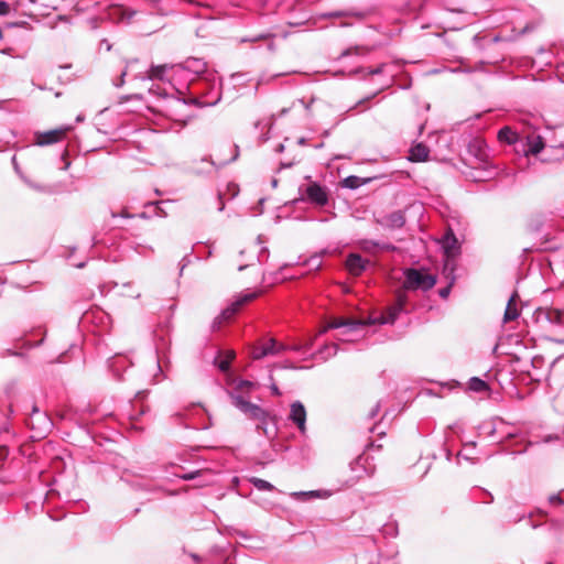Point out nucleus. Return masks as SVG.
<instances>
[{
	"label": "nucleus",
	"instance_id": "41",
	"mask_svg": "<svg viewBox=\"0 0 564 564\" xmlns=\"http://www.w3.org/2000/svg\"><path fill=\"white\" fill-rule=\"evenodd\" d=\"M12 163H13V165H14L15 170H17V169H18V163H17V158H15V155H13V156H12Z\"/></svg>",
	"mask_w": 564,
	"mask_h": 564
},
{
	"label": "nucleus",
	"instance_id": "50",
	"mask_svg": "<svg viewBox=\"0 0 564 564\" xmlns=\"http://www.w3.org/2000/svg\"><path fill=\"white\" fill-rule=\"evenodd\" d=\"M28 1H29V2H31V3H36V2H39V0H28Z\"/></svg>",
	"mask_w": 564,
	"mask_h": 564
},
{
	"label": "nucleus",
	"instance_id": "17",
	"mask_svg": "<svg viewBox=\"0 0 564 564\" xmlns=\"http://www.w3.org/2000/svg\"><path fill=\"white\" fill-rule=\"evenodd\" d=\"M262 348L264 349V351L267 352V356H273V355H278L280 354L281 351L285 350L286 347L282 344H278L274 339H270L268 340V343L263 344L262 345Z\"/></svg>",
	"mask_w": 564,
	"mask_h": 564
},
{
	"label": "nucleus",
	"instance_id": "31",
	"mask_svg": "<svg viewBox=\"0 0 564 564\" xmlns=\"http://www.w3.org/2000/svg\"><path fill=\"white\" fill-rule=\"evenodd\" d=\"M9 4L4 1H0V14L4 15L9 12Z\"/></svg>",
	"mask_w": 564,
	"mask_h": 564
},
{
	"label": "nucleus",
	"instance_id": "26",
	"mask_svg": "<svg viewBox=\"0 0 564 564\" xmlns=\"http://www.w3.org/2000/svg\"><path fill=\"white\" fill-rule=\"evenodd\" d=\"M234 357H235V354L232 351H230L227 359L220 360L218 362L219 370H221L224 372L227 371L229 369L230 360L234 359Z\"/></svg>",
	"mask_w": 564,
	"mask_h": 564
},
{
	"label": "nucleus",
	"instance_id": "42",
	"mask_svg": "<svg viewBox=\"0 0 564 564\" xmlns=\"http://www.w3.org/2000/svg\"><path fill=\"white\" fill-rule=\"evenodd\" d=\"M284 150V145L283 144H279V147L276 148V151L278 152H282Z\"/></svg>",
	"mask_w": 564,
	"mask_h": 564
},
{
	"label": "nucleus",
	"instance_id": "4",
	"mask_svg": "<svg viewBox=\"0 0 564 564\" xmlns=\"http://www.w3.org/2000/svg\"><path fill=\"white\" fill-rule=\"evenodd\" d=\"M377 223L389 229H399L402 228L405 224V216L404 213L401 210H395L391 214L383 215L376 219Z\"/></svg>",
	"mask_w": 564,
	"mask_h": 564
},
{
	"label": "nucleus",
	"instance_id": "51",
	"mask_svg": "<svg viewBox=\"0 0 564 564\" xmlns=\"http://www.w3.org/2000/svg\"><path fill=\"white\" fill-rule=\"evenodd\" d=\"M43 420H44V422H45L46 424H48V423H50V422H48V420H47V417L43 416Z\"/></svg>",
	"mask_w": 564,
	"mask_h": 564
},
{
	"label": "nucleus",
	"instance_id": "45",
	"mask_svg": "<svg viewBox=\"0 0 564 564\" xmlns=\"http://www.w3.org/2000/svg\"><path fill=\"white\" fill-rule=\"evenodd\" d=\"M370 73H371V74H378V73H380V69H379V68H377V69L371 70Z\"/></svg>",
	"mask_w": 564,
	"mask_h": 564
},
{
	"label": "nucleus",
	"instance_id": "14",
	"mask_svg": "<svg viewBox=\"0 0 564 564\" xmlns=\"http://www.w3.org/2000/svg\"><path fill=\"white\" fill-rule=\"evenodd\" d=\"M544 148L543 139L540 135L528 137V152L531 154L540 153Z\"/></svg>",
	"mask_w": 564,
	"mask_h": 564
},
{
	"label": "nucleus",
	"instance_id": "22",
	"mask_svg": "<svg viewBox=\"0 0 564 564\" xmlns=\"http://www.w3.org/2000/svg\"><path fill=\"white\" fill-rule=\"evenodd\" d=\"M368 462V457L367 456H359L352 464H351V469L352 470H356L358 467H362L365 469V474L370 476L373 474V468H370V469H367L365 467V464Z\"/></svg>",
	"mask_w": 564,
	"mask_h": 564
},
{
	"label": "nucleus",
	"instance_id": "40",
	"mask_svg": "<svg viewBox=\"0 0 564 564\" xmlns=\"http://www.w3.org/2000/svg\"><path fill=\"white\" fill-rule=\"evenodd\" d=\"M126 75H127V72H123V73L121 74L120 83H119V84H117V86H118V87H119V86H121V85L123 84V77H124Z\"/></svg>",
	"mask_w": 564,
	"mask_h": 564
},
{
	"label": "nucleus",
	"instance_id": "16",
	"mask_svg": "<svg viewBox=\"0 0 564 564\" xmlns=\"http://www.w3.org/2000/svg\"><path fill=\"white\" fill-rule=\"evenodd\" d=\"M457 247V239L453 232H448L443 238V248L447 256L454 254V249Z\"/></svg>",
	"mask_w": 564,
	"mask_h": 564
},
{
	"label": "nucleus",
	"instance_id": "8",
	"mask_svg": "<svg viewBox=\"0 0 564 564\" xmlns=\"http://www.w3.org/2000/svg\"><path fill=\"white\" fill-rule=\"evenodd\" d=\"M69 130H70V127L67 126L64 128H58V129L43 132L37 135L36 143L39 145H48V144L56 143V142L61 141L64 138V135L66 134V132Z\"/></svg>",
	"mask_w": 564,
	"mask_h": 564
},
{
	"label": "nucleus",
	"instance_id": "23",
	"mask_svg": "<svg viewBox=\"0 0 564 564\" xmlns=\"http://www.w3.org/2000/svg\"><path fill=\"white\" fill-rule=\"evenodd\" d=\"M361 184V180L355 175L347 176L343 181V186L351 189L358 188Z\"/></svg>",
	"mask_w": 564,
	"mask_h": 564
},
{
	"label": "nucleus",
	"instance_id": "35",
	"mask_svg": "<svg viewBox=\"0 0 564 564\" xmlns=\"http://www.w3.org/2000/svg\"><path fill=\"white\" fill-rule=\"evenodd\" d=\"M379 411H380V403L378 402V403L375 405V408L370 411L369 416H370V417H375V416L378 414V412H379Z\"/></svg>",
	"mask_w": 564,
	"mask_h": 564
},
{
	"label": "nucleus",
	"instance_id": "46",
	"mask_svg": "<svg viewBox=\"0 0 564 564\" xmlns=\"http://www.w3.org/2000/svg\"><path fill=\"white\" fill-rule=\"evenodd\" d=\"M554 341L560 343V344H564V338L563 339H554Z\"/></svg>",
	"mask_w": 564,
	"mask_h": 564
},
{
	"label": "nucleus",
	"instance_id": "36",
	"mask_svg": "<svg viewBox=\"0 0 564 564\" xmlns=\"http://www.w3.org/2000/svg\"><path fill=\"white\" fill-rule=\"evenodd\" d=\"M449 294V286L443 288L440 290V295L443 299H446Z\"/></svg>",
	"mask_w": 564,
	"mask_h": 564
},
{
	"label": "nucleus",
	"instance_id": "19",
	"mask_svg": "<svg viewBox=\"0 0 564 564\" xmlns=\"http://www.w3.org/2000/svg\"><path fill=\"white\" fill-rule=\"evenodd\" d=\"M468 388L475 392H485L489 389L487 382L477 377L470 378Z\"/></svg>",
	"mask_w": 564,
	"mask_h": 564
},
{
	"label": "nucleus",
	"instance_id": "49",
	"mask_svg": "<svg viewBox=\"0 0 564 564\" xmlns=\"http://www.w3.org/2000/svg\"><path fill=\"white\" fill-rule=\"evenodd\" d=\"M192 557L195 560V561H198V556L193 554Z\"/></svg>",
	"mask_w": 564,
	"mask_h": 564
},
{
	"label": "nucleus",
	"instance_id": "27",
	"mask_svg": "<svg viewBox=\"0 0 564 564\" xmlns=\"http://www.w3.org/2000/svg\"><path fill=\"white\" fill-rule=\"evenodd\" d=\"M252 358L253 359H262L264 357H267V352L264 351V349L262 348V345L261 346H258V347H254L252 349Z\"/></svg>",
	"mask_w": 564,
	"mask_h": 564
},
{
	"label": "nucleus",
	"instance_id": "43",
	"mask_svg": "<svg viewBox=\"0 0 564 564\" xmlns=\"http://www.w3.org/2000/svg\"><path fill=\"white\" fill-rule=\"evenodd\" d=\"M332 17H341L343 13L341 12H334V13H330Z\"/></svg>",
	"mask_w": 564,
	"mask_h": 564
},
{
	"label": "nucleus",
	"instance_id": "1",
	"mask_svg": "<svg viewBox=\"0 0 564 564\" xmlns=\"http://www.w3.org/2000/svg\"><path fill=\"white\" fill-rule=\"evenodd\" d=\"M231 403L240 410L248 419L257 421V427L267 433V424L270 419L269 413L259 406L258 404L251 403L246 400L243 397L237 393H230Z\"/></svg>",
	"mask_w": 564,
	"mask_h": 564
},
{
	"label": "nucleus",
	"instance_id": "6",
	"mask_svg": "<svg viewBox=\"0 0 564 564\" xmlns=\"http://www.w3.org/2000/svg\"><path fill=\"white\" fill-rule=\"evenodd\" d=\"M180 65H156L152 66L148 73L149 79L170 80L169 73L176 74L182 70Z\"/></svg>",
	"mask_w": 564,
	"mask_h": 564
},
{
	"label": "nucleus",
	"instance_id": "47",
	"mask_svg": "<svg viewBox=\"0 0 564 564\" xmlns=\"http://www.w3.org/2000/svg\"><path fill=\"white\" fill-rule=\"evenodd\" d=\"M272 185H273V187H275V186L278 185V181H276V180H273V181H272Z\"/></svg>",
	"mask_w": 564,
	"mask_h": 564
},
{
	"label": "nucleus",
	"instance_id": "13",
	"mask_svg": "<svg viewBox=\"0 0 564 564\" xmlns=\"http://www.w3.org/2000/svg\"><path fill=\"white\" fill-rule=\"evenodd\" d=\"M429 149L423 143H417L410 149L409 159L413 162H424L429 158Z\"/></svg>",
	"mask_w": 564,
	"mask_h": 564
},
{
	"label": "nucleus",
	"instance_id": "3",
	"mask_svg": "<svg viewBox=\"0 0 564 564\" xmlns=\"http://www.w3.org/2000/svg\"><path fill=\"white\" fill-rule=\"evenodd\" d=\"M254 297H256V294L251 293V294H247V295L242 296L241 299H239L238 301L232 303L229 307L224 310L218 317L215 318L213 327L214 328L219 327L220 324L223 323V321L229 319L231 316H234L238 312V310L241 305L253 300Z\"/></svg>",
	"mask_w": 564,
	"mask_h": 564
},
{
	"label": "nucleus",
	"instance_id": "9",
	"mask_svg": "<svg viewBox=\"0 0 564 564\" xmlns=\"http://www.w3.org/2000/svg\"><path fill=\"white\" fill-rule=\"evenodd\" d=\"M564 313L557 308H540L536 312L538 319L544 318L551 325H563Z\"/></svg>",
	"mask_w": 564,
	"mask_h": 564
},
{
	"label": "nucleus",
	"instance_id": "25",
	"mask_svg": "<svg viewBox=\"0 0 564 564\" xmlns=\"http://www.w3.org/2000/svg\"><path fill=\"white\" fill-rule=\"evenodd\" d=\"M292 495L293 496H311V497H318V498H323V497H328L329 496L327 492L322 494V491H319V490H312V491H308V492L301 491V492H294Z\"/></svg>",
	"mask_w": 564,
	"mask_h": 564
},
{
	"label": "nucleus",
	"instance_id": "34",
	"mask_svg": "<svg viewBox=\"0 0 564 564\" xmlns=\"http://www.w3.org/2000/svg\"><path fill=\"white\" fill-rule=\"evenodd\" d=\"M239 156V147L237 144H234V155L231 156L230 160H228V162H234L238 159Z\"/></svg>",
	"mask_w": 564,
	"mask_h": 564
},
{
	"label": "nucleus",
	"instance_id": "18",
	"mask_svg": "<svg viewBox=\"0 0 564 564\" xmlns=\"http://www.w3.org/2000/svg\"><path fill=\"white\" fill-rule=\"evenodd\" d=\"M249 482L252 484L258 490H261V491H272L275 489L271 482H269L264 479L258 478V477L249 478Z\"/></svg>",
	"mask_w": 564,
	"mask_h": 564
},
{
	"label": "nucleus",
	"instance_id": "53",
	"mask_svg": "<svg viewBox=\"0 0 564 564\" xmlns=\"http://www.w3.org/2000/svg\"><path fill=\"white\" fill-rule=\"evenodd\" d=\"M140 217H142V218H147V215H145L144 213H142V214L140 215Z\"/></svg>",
	"mask_w": 564,
	"mask_h": 564
},
{
	"label": "nucleus",
	"instance_id": "39",
	"mask_svg": "<svg viewBox=\"0 0 564 564\" xmlns=\"http://www.w3.org/2000/svg\"><path fill=\"white\" fill-rule=\"evenodd\" d=\"M10 31V29L4 31L0 29V37L3 39L4 36H9Z\"/></svg>",
	"mask_w": 564,
	"mask_h": 564
},
{
	"label": "nucleus",
	"instance_id": "11",
	"mask_svg": "<svg viewBox=\"0 0 564 564\" xmlns=\"http://www.w3.org/2000/svg\"><path fill=\"white\" fill-rule=\"evenodd\" d=\"M361 326H364V323L361 322L334 319L327 324L323 332H326L327 329L344 328L343 335H346L349 332L357 330Z\"/></svg>",
	"mask_w": 564,
	"mask_h": 564
},
{
	"label": "nucleus",
	"instance_id": "24",
	"mask_svg": "<svg viewBox=\"0 0 564 564\" xmlns=\"http://www.w3.org/2000/svg\"><path fill=\"white\" fill-rule=\"evenodd\" d=\"M360 247L366 252H375L379 248V242L370 239H365L360 242Z\"/></svg>",
	"mask_w": 564,
	"mask_h": 564
},
{
	"label": "nucleus",
	"instance_id": "15",
	"mask_svg": "<svg viewBox=\"0 0 564 564\" xmlns=\"http://www.w3.org/2000/svg\"><path fill=\"white\" fill-rule=\"evenodd\" d=\"M498 139L508 144H512L517 141L518 135L510 127H503L498 132Z\"/></svg>",
	"mask_w": 564,
	"mask_h": 564
},
{
	"label": "nucleus",
	"instance_id": "21",
	"mask_svg": "<svg viewBox=\"0 0 564 564\" xmlns=\"http://www.w3.org/2000/svg\"><path fill=\"white\" fill-rule=\"evenodd\" d=\"M401 310H402L401 304L390 307L388 311V315L382 317L381 323L382 324L393 323L397 319V316Z\"/></svg>",
	"mask_w": 564,
	"mask_h": 564
},
{
	"label": "nucleus",
	"instance_id": "7",
	"mask_svg": "<svg viewBox=\"0 0 564 564\" xmlns=\"http://www.w3.org/2000/svg\"><path fill=\"white\" fill-rule=\"evenodd\" d=\"M307 199L318 206H324L328 202V196L324 187L317 183H311L305 191Z\"/></svg>",
	"mask_w": 564,
	"mask_h": 564
},
{
	"label": "nucleus",
	"instance_id": "28",
	"mask_svg": "<svg viewBox=\"0 0 564 564\" xmlns=\"http://www.w3.org/2000/svg\"><path fill=\"white\" fill-rule=\"evenodd\" d=\"M549 502L551 505L561 506L564 503V500L562 499V497L558 494H553L549 497Z\"/></svg>",
	"mask_w": 564,
	"mask_h": 564
},
{
	"label": "nucleus",
	"instance_id": "52",
	"mask_svg": "<svg viewBox=\"0 0 564 564\" xmlns=\"http://www.w3.org/2000/svg\"><path fill=\"white\" fill-rule=\"evenodd\" d=\"M76 120H77V121H82V120H83V117H82V116H78Z\"/></svg>",
	"mask_w": 564,
	"mask_h": 564
},
{
	"label": "nucleus",
	"instance_id": "10",
	"mask_svg": "<svg viewBox=\"0 0 564 564\" xmlns=\"http://www.w3.org/2000/svg\"><path fill=\"white\" fill-rule=\"evenodd\" d=\"M368 263H369L368 260L362 259L357 253L349 254L346 260L347 270L352 275H360L364 272V270L366 269V265Z\"/></svg>",
	"mask_w": 564,
	"mask_h": 564
},
{
	"label": "nucleus",
	"instance_id": "2",
	"mask_svg": "<svg viewBox=\"0 0 564 564\" xmlns=\"http://www.w3.org/2000/svg\"><path fill=\"white\" fill-rule=\"evenodd\" d=\"M405 283L412 289H422L424 291L432 289L436 284V278L433 274L421 272L416 269H409L405 273Z\"/></svg>",
	"mask_w": 564,
	"mask_h": 564
},
{
	"label": "nucleus",
	"instance_id": "5",
	"mask_svg": "<svg viewBox=\"0 0 564 564\" xmlns=\"http://www.w3.org/2000/svg\"><path fill=\"white\" fill-rule=\"evenodd\" d=\"M289 419L296 424L301 433L306 430V410L302 402L295 401L291 404Z\"/></svg>",
	"mask_w": 564,
	"mask_h": 564
},
{
	"label": "nucleus",
	"instance_id": "37",
	"mask_svg": "<svg viewBox=\"0 0 564 564\" xmlns=\"http://www.w3.org/2000/svg\"><path fill=\"white\" fill-rule=\"evenodd\" d=\"M311 263L315 267V268H319L321 267V260L318 257H314L311 259Z\"/></svg>",
	"mask_w": 564,
	"mask_h": 564
},
{
	"label": "nucleus",
	"instance_id": "29",
	"mask_svg": "<svg viewBox=\"0 0 564 564\" xmlns=\"http://www.w3.org/2000/svg\"><path fill=\"white\" fill-rule=\"evenodd\" d=\"M378 249L386 250V251H394L397 248H395V246H393L391 243H386V242L380 243L379 242Z\"/></svg>",
	"mask_w": 564,
	"mask_h": 564
},
{
	"label": "nucleus",
	"instance_id": "30",
	"mask_svg": "<svg viewBox=\"0 0 564 564\" xmlns=\"http://www.w3.org/2000/svg\"><path fill=\"white\" fill-rule=\"evenodd\" d=\"M253 387V383L251 381H248V380H241L239 383H238V389L242 390V389H249V388H252Z\"/></svg>",
	"mask_w": 564,
	"mask_h": 564
},
{
	"label": "nucleus",
	"instance_id": "20",
	"mask_svg": "<svg viewBox=\"0 0 564 564\" xmlns=\"http://www.w3.org/2000/svg\"><path fill=\"white\" fill-rule=\"evenodd\" d=\"M184 68L193 69L195 73L198 74L205 70L206 65L200 59L194 58L192 61H186Z\"/></svg>",
	"mask_w": 564,
	"mask_h": 564
},
{
	"label": "nucleus",
	"instance_id": "33",
	"mask_svg": "<svg viewBox=\"0 0 564 564\" xmlns=\"http://www.w3.org/2000/svg\"><path fill=\"white\" fill-rule=\"evenodd\" d=\"M0 52L6 55L13 56L14 48L12 46H7L4 48H1Z\"/></svg>",
	"mask_w": 564,
	"mask_h": 564
},
{
	"label": "nucleus",
	"instance_id": "44",
	"mask_svg": "<svg viewBox=\"0 0 564 564\" xmlns=\"http://www.w3.org/2000/svg\"><path fill=\"white\" fill-rule=\"evenodd\" d=\"M247 265H248V264H240V265L238 267V270H239V271H241V270H243Z\"/></svg>",
	"mask_w": 564,
	"mask_h": 564
},
{
	"label": "nucleus",
	"instance_id": "38",
	"mask_svg": "<svg viewBox=\"0 0 564 564\" xmlns=\"http://www.w3.org/2000/svg\"><path fill=\"white\" fill-rule=\"evenodd\" d=\"M271 391H272V393H273L274 395H280V394H281V392H280L279 388H278L275 384H272V386H271Z\"/></svg>",
	"mask_w": 564,
	"mask_h": 564
},
{
	"label": "nucleus",
	"instance_id": "12",
	"mask_svg": "<svg viewBox=\"0 0 564 564\" xmlns=\"http://www.w3.org/2000/svg\"><path fill=\"white\" fill-rule=\"evenodd\" d=\"M517 300H518V293L514 292L510 296V299H509V301L507 303V307H506V311H505V314H503V322L505 323L514 321V319H517L519 317L520 312L517 308Z\"/></svg>",
	"mask_w": 564,
	"mask_h": 564
},
{
	"label": "nucleus",
	"instance_id": "48",
	"mask_svg": "<svg viewBox=\"0 0 564 564\" xmlns=\"http://www.w3.org/2000/svg\"><path fill=\"white\" fill-rule=\"evenodd\" d=\"M299 143H300V144H304V143H305V140H304L303 138H302V139H300V140H299Z\"/></svg>",
	"mask_w": 564,
	"mask_h": 564
},
{
	"label": "nucleus",
	"instance_id": "32",
	"mask_svg": "<svg viewBox=\"0 0 564 564\" xmlns=\"http://www.w3.org/2000/svg\"><path fill=\"white\" fill-rule=\"evenodd\" d=\"M198 473L199 471L187 473V474L182 475L181 478L184 479V480H192V479L196 478Z\"/></svg>",
	"mask_w": 564,
	"mask_h": 564
}]
</instances>
